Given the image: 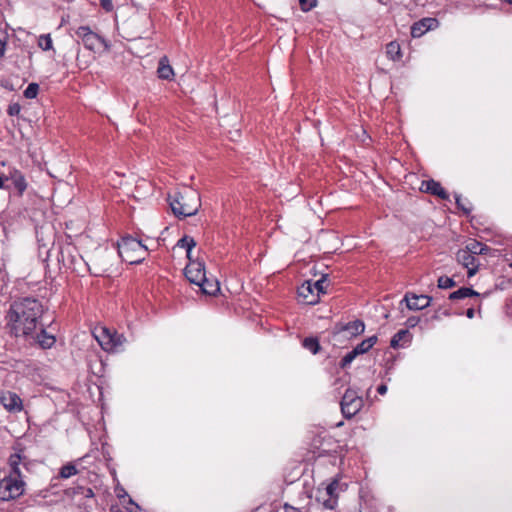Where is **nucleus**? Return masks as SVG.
<instances>
[{
  "mask_svg": "<svg viewBox=\"0 0 512 512\" xmlns=\"http://www.w3.org/2000/svg\"><path fill=\"white\" fill-rule=\"evenodd\" d=\"M43 314L44 307L36 298L24 297L13 301L5 317L8 333L30 345L51 348L56 339L46 331L42 323Z\"/></svg>",
  "mask_w": 512,
  "mask_h": 512,
  "instance_id": "nucleus-1",
  "label": "nucleus"
},
{
  "mask_svg": "<svg viewBox=\"0 0 512 512\" xmlns=\"http://www.w3.org/2000/svg\"><path fill=\"white\" fill-rule=\"evenodd\" d=\"M168 201L173 214L177 217L193 216L201 207L199 193L190 188L169 195Z\"/></svg>",
  "mask_w": 512,
  "mask_h": 512,
  "instance_id": "nucleus-2",
  "label": "nucleus"
},
{
  "mask_svg": "<svg viewBox=\"0 0 512 512\" xmlns=\"http://www.w3.org/2000/svg\"><path fill=\"white\" fill-rule=\"evenodd\" d=\"M121 259L129 264L141 263L147 254V248L141 241L131 237H123L117 244Z\"/></svg>",
  "mask_w": 512,
  "mask_h": 512,
  "instance_id": "nucleus-3",
  "label": "nucleus"
},
{
  "mask_svg": "<svg viewBox=\"0 0 512 512\" xmlns=\"http://www.w3.org/2000/svg\"><path fill=\"white\" fill-rule=\"evenodd\" d=\"M96 339L105 351L112 353L122 351L126 342V338L123 334H119L108 328H101L99 334L96 335Z\"/></svg>",
  "mask_w": 512,
  "mask_h": 512,
  "instance_id": "nucleus-4",
  "label": "nucleus"
},
{
  "mask_svg": "<svg viewBox=\"0 0 512 512\" xmlns=\"http://www.w3.org/2000/svg\"><path fill=\"white\" fill-rule=\"evenodd\" d=\"M25 480H16L7 475L0 480V500L11 501L19 498L25 492Z\"/></svg>",
  "mask_w": 512,
  "mask_h": 512,
  "instance_id": "nucleus-5",
  "label": "nucleus"
},
{
  "mask_svg": "<svg viewBox=\"0 0 512 512\" xmlns=\"http://www.w3.org/2000/svg\"><path fill=\"white\" fill-rule=\"evenodd\" d=\"M334 349L348 348L352 341V324L351 322L337 323L329 339Z\"/></svg>",
  "mask_w": 512,
  "mask_h": 512,
  "instance_id": "nucleus-6",
  "label": "nucleus"
},
{
  "mask_svg": "<svg viewBox=\"0 0 512 512\" xmlns=\"http://www.w3.org/2000/svg\"><path fill=\"white\" fill-rule=\"evenodd\" d=\"M75 33L79 38H81L85 48L90 51H96L99 44H101L106 51L110 50L109 42L97 33L93 32L88 26H80Z\"/></svg>",
  "mask_w": 512,
  "mask_h": 512,
  "instance_id": "nucleus-7",
  "label": "nucleus"
},
{
  "mask_svg": "<svg viewBox=\"0 0 512 512\" xmlns=\"http://www.w3.org/2000/svg\"><path fill=\"white\" fill-rule=\"evenodd\" d=\"M185 276L193 284L197 285L199 282H203L206 276L204 263L190 259V262L185 267Z\"/></svg>",
  "mask_w": 512,
  "mask_h": 512,
  "instance_id": "nucleus-8",
  "label": "nucleus"
},
{
  "mask_svg": "<svg viewBox=\"0 0 512 512\" xmlns=\"http://www.w3.org/2000/svg\"><path fill=\"white\" fill-rule=\"evenodd\" d=\"M456 259L459 264L467 269L468 277L474 276L479 268V261L477 257L471 254L466 249H460L456 254Z\"/></svg>",
  "mask_w": 512,
  "mask_h": 512,
  "instance_id": "nucleus-9",
  "label": "nucleus"
},
{
  "mask_svg": "<svg viewBox=\"0 0 512 512\" xmlns=\"http://www.w3.org/2000/svg\"><path fill=\"white\" fill-rule=\"evenodd\" d=\"M9 184L5 186V189L9 191H15L18 196H22L24 191L27 189V182L24 175L19 171H14L10 174L9 178H6Z\"/></svg>",
  "mask_w": 512,
  "mask_h": 512,
  "instance_id": "nucleus-10",
  "label": "nucleus"
},
{
  "mask_svg": "<svg viewBox=\"0 0 512 512\" xmlns=\"http://www.w3.org/2000/svg\"><path fill=\"white\" fill-rule=\"evenodd\" d=\"M403 301L406 302V306L410 310H422L430 305L431 297L407 293L401 304Z\"/></svg>",
  "mask_w": 512,
  "mask_h": 512,
  "instance_id": "nucleus-11",
  "label": "nucleus"
},
{
  "mask_svg": "<svg viewBox=\"0 0 512 512\" xmlns=\"http://www.w3.org/2000/svg\"><path fill=\"white\" fill-rule=\"evenodd\" d=\"M298 296L302 298L303 303L307 305H314L319 302L318 294L316 293L315 288L312 287L311 280H306L298 288Z\"/></svg>",
  "mask_w": 512,
  "mask_h": 512,
  "instance_id": "nucleus-12",
  "label": "nucleus"
},
{
  "mask_svg": "<svg viewBox=\"0 0 512 512\" xmlns=\"http://www.w3.org/2000/svg\"><path fill=\"white\" fill-rule=\"evenodd\" d=\"M1 403L9 412H20L23 409L21 398L14 392L7 391L3 393Z\"/></svg>",
  "mask_w": 512,
  "mask_h": 512,
  "instance_id": "nucleus-13",
  "label": "nucleus"
},
{
  "mask_svg": "<svg viewBox=\"0 0 512 512\" xmlns=\"http://www.w3.org/2000/svg\"><path fill=\"white\" fill-rule=\"evenodd\" d=\"M421 190L435 195L439 197L442 200H448L449 194L446 192V190L441 186L440 182H437L433 179L423 181L421 184Z\"/></svg>",
  "mask_w": 512,
  "mask_h": 512,
  "instance_id": "nucleus-14",
  "label": "nucleus"
},
{
  "mask_svg": "<svg viewBox=\"0 0 512 512\" xmlns=\"http://www.w3.org/2000/svg\"><path fill=\"white\" fill-rule=\"evenodd\" d=\"M435 20L432 18H424L420 20L419 22L414 23V25L411 27V35L413 38L421 37L426 31H428L431 28V24Z\"/></svg>",
  "mask_w": 512,
  "mask_h": 512,
  "instance_id": "nucleus-15",
  "label": "nucleus"
},
{
  "mask_svg": "<svg viewBox=\"0 0 512 512\" xmlns=\"http://www.w3.org/2000/svg\"><path fill=\"white\" fill-rule=\"evenodd\" d=\"M158 77L164 80H171L174 76V71L169 64V60L166 56L162 57L159 61L157 69Z\"/></svg>",
  "mask_w": 512,
  "mask_h": 512,
  "instance_id": "nucleus-16",
  "label": "nucleus"
},
{
  "mask_svg": "<svg viewBox=\"0 0 512 512\" xmlns=\"http://www.w3.org/2000/svg\"><path fill=\"white\" fill-rule=\"evenodd\" d=\"M197 286L200 287L203 294L206 295H215L219 290V282L216 279H209L205 276V280L203 282H199Z\"/></svg>",
  "mask_w": 512,
  "mask_h": 512,
  "instance_id": "nucleus-17",
  "label": "nucleus"
},
{
  "mask_svg": "<svg viewBox=\"0 0 512 512\" xmlns=\"http://www.w3.org/2000/svg\"><path fill=\"white\" fill-rule=\"evenodd\" d=\"M377 340V336L373 335L354 346V358L358 355L367 353L376 344Z\"/></svg>",
  "mask_w": 512,
  "mask_h": 512,
  "instance_id": "nucleus-18",
  "label": "nucleus"
},
{
  "mask_svg": "<svg viewBox=\"0 0 512 512\" xmlns=\"http://www.w3.org/2000/svg\"><path fill=\"white\" fill-rule=\"evenodd\" d=\"M93 267L89 266L91 271H107L108 270V255L101 253L92 260Z\"/></svg>",
  "mask_w": 512,
  "mask_h": 512,
  "instance_id": "nucleus-19",
  "label": "nucleus"
},
{
  "mask_svg": "<svg viewBox=\"0 0 512 512\" xmlns=\"http://www.w3.org/2000/svg\"><path fill=\"white\" fill-rule=\"evenodd\" d=\"M479 296V293L468 287H461L449 295L450 300H458L466 297Z\"/></svg>",
  "mask_w": 512,
  "mask_h": 512,
  "instance_id": "nucleus-20",
  "label": "nucleus"
},
{
  "mask_svg": "<svg viewBox=\"0 0 512 512\" xmlns=\"http://www.w3.org/2000/svg\"><path fill=\"white\" fill-rule=\"evenodd\" d=\"M464 249H466L467 251H469L471 254H473L476 257L477 255L485 254L489 248L487 247V245H485L481 242L472 240L465 246Z\"/></svg>",
  "mask_w": 512,
  "mask_h": 512,
  "instance_id": "nucleus-21",
  "label": "nucleus"
},
{
  "mask_svg": "<svg viewBox=\"0 0 512 512\" xmlns=\"http://www.w3.org/2000/svg\"><path fill=\"white\" fill-rule=\"evenodd\" d=\"M386 54L393 61L400 60L402 56L400 44L395 41L388 43L386 46Z\"/></svg>",
  "mask_w": 512,
  "mask_h": 512,
  "instance_id": "nucleus-22",
  "label": "nucleus"
},
{
  "mask_svg": "<svg viewBox=\"0 0 512 512\" xmlns=\"http://www.w3.org/2000/svg\"><path fill=\"white\" fill-rule=\"evenodd\" d=\"M349 391H350V388H347L342 397V400L340 402L341 411H342L344 417L347 419L352 418V412L350 411V404L352 403V399L349 398V395H348Z\"/></svg>",
  "mask_w": 512,
  "mask_h": 512,
  "instance_id": "nucleus-23",
  "label": "nucleus"
},
{
  "mask_svg": "<svg viewBox=\"0 0 512 512\" xmlns=\"http://www.w3.org/2000/svg\"><path fill=\"white\" fill-rule=\"evenodd\" d=\"M177 246L181 248H185L187 252V257L190 259L191 250L196 246L195 240L190 236H184L178 240Z\"/></svg>",
  "mask_w": 512,
  "mask_h": 512,
  "instance_id": "nucleus-24",
  "label": "nucleus"
},
{
  "mask_svg": "<svg viewBox=\"0 0 512 512\" xmlns=\"http://www.w3.org/2000/svg\"><path fill=\"white\" fill-rule=\"evenodd\" d=\"M78 473L76 466L72 463L63 465L59 471V477L62 479H68Z\"/></svg>",
  "mask_w": 512,
  "mask_h": 512,
  "instance_id": "nucleus-25",
  "label": "nucleus"
},
{
  "mask_svg": "<svg viewBox=\"0 0 512 512\" xmlns=\"http://www.w3.org/2000/svg\"><path fill=\"white\" fill-rule=\"evenodd\" d=\"M312 287L315 288L316 293L318 294V298L320 297V294H325L326 289L328 287V279L327 275H323L319 280L312 281Z\"/></svg>",
  "mask_w": 512,
  "mask_h": 512,
  "instance_id": "nucleus-26",
  "label": "nucleus"
},
{
  "mask_svg": "<svg viewBox=\"0 0 512 512\" xmlns=\"http://www.w3.org/2000/svg\"><path fill=\"white\" fill-rule=\"evenodd\" d=\"M303 346L313 354H317L321 348L318 339L314 337L305 338L303 340Z\"/></svg>",
  "mask_w": 512,
  "mask_h": 512,
  "instance_id": "nucleus-27",
  "label": "nucleus"
},
{
  "mask_svg": "<svg viewBox=\"0 0 512 512\" xmlns=\"http://www.w3.org/2000/svg\"><path fill=\"white\" fill-rule=\"evenodd\" d=\"M38 46L44 51L53 49V42L50 34L41 35L38 38Z\"/></svg>",
  "mask_w": 512,
  "mask_h": 512,
  "instance_id": "nucleus-28",
  "label": "nucleus"
},
{
  "mask_svg": "<svg viewBox=\"0 0 512 512\" xmlns=\"http://www.w3.org/2000/svg\"><path fill=\"white\" fill-rule=\"evenodd\" d=\"M23 469L28 470L26 463H23L22 465L18 466L17 468L10 470V472L7 476L14 478L16 480H24L26 476L23 472Z\"/></svg>",
  "mask_w": 512,
  "mask_h": 512,
  "instance_id": "nucleus-29",
  "label": "nucleus"
},
{
  "mask_svg": "<svg viewBox=\"0 0 512 512\" xmlns=\"http://www.w3.org/2000/svg\"><path fill=\"white\" fill-rule=\"evenodd\" d=\"M409 332L407 330L398 331L391 339L390 346L392 348H398L400 346V341H402L406 336H408Z\"/></svg>",
  "mask_w": 512,
  "mask_h": 512,
  "instance_id": "nucleus-30",
  "label": "nucleus"
},
{
  "mask_svg": "<svg viewBox=\"0 0 512 512\" xmlns=\"http://www.w3.org/2000/svg\"><path fill=\"white\" fill-rule=\"evenodd\" d=\"M455 285H456V282L448 276H441L438 278V287L441 289L452 288Z\"/></svg>",
  "mask_w": 512,
  "mask_h": 512,
  "instance_id": "nucleus-31",
  "label": "nucleus"
},
{
  "mask_svg": "<svg viewBox=\"0 0 512 512\" xmlns=\"http://www.w3.org/2000/svg\"><path fill=\"white\" fill-rule=\"evenodd\" d=\"M39 85L37 83H30L24 91V96L28 99H33L37 96Z\"/></svg>",
  "mask_w": 512,
  "mask_h": 512,
  "instance_id": "nucleus-32",
  "label": "nucleus"
},
{
  "mask_svg": "<svg viewBox=\"0 0 512 512\" xmlns=\"http://www.w3.org/2000/svg\"><path fill=\"white\" fill-rule=\"evenodd\" d=\"M300 8L304 12H308L317 6V0H299Z\"/></svg>",
  "mask_w": 512,
  "mask_h": 512,
  "instance_id": "nucleus-33",
  "label": "nucleus"
},
{
  "mask_svg": "<svg viewBox=\"0 0 512 512\" xmlns=\"http://www.w3.org/2000/svg\"><path fill=\"white\" fill-rule=\"evenodd\" d=\"M23 462H22V457L20 454L18 453H15V454H12L10 457H9V466H10V470L14 469V468H17L18 466L22 465Z\"/></svg>",
  "mask_w": 512,
  "mask_h": 512,
  "instance_id": "nucleus-34",
  "label": "nucleus"
},
{
  "mask_svg": "<svg viewBox=\"0 0 512 512\" xmlns=\"http://www.w3.org/2000/svg\"><path fill=\"white\" fill-rule=\"evenodd\" d=\"M360 131H361V134L355 133L356 134V138L362 144L367 145L368 142L371 140V137L367 134L366 130L363 129V127H360Z\"/></svg>",
  "mask_w": 512,
  "mask_h": 512,
  "instance_id": "nucleus-35",
  "label": "nucleus"
},
{
  "mask_svg": "<svg viewBox=\"0 0 512 512\" xmlns=\"http://www.w3.org/2000/svg\"><path fill=\"white\" fill-rule=\"evenodd\" d=\"M456 205L459 209H461L466 215H468L471 212V207L466 206L464 202L462 201V198L460 195L455 196Z\"/></svg>",
  "mask_w": 512,
  "mask_h": 512,
  "instance_id": "nucleus-36",
  "label": "nucleus"
},
{
  "mask_svg": "<svg viewBox=\"0 0 512 512\" xmlns=\"http://www.w3.org/2000/svg\"><path fill=\"white\" fill-rule=\"evenodd\" d=\"M365 331V324L361 320H354V336L361 335Z\"/></svg>",
  "mask_w": 512,
  "mask_h": 512,
  "instance_id": "nucleus-37",
  "label": "nucleus"
},
{
  "mask_svg": "<svg viewBox=\"0 0 512 512\" xmlns=\"http://www.w3.org/2000/svg\"><path fill=\"white\" fill-rule=\"evenodd\" d=\"M21 111V106L18 103H12L8 106L7 113L10 116H18Z\"/></svg>",
  "mask_w": 512,
  "mask_h": 512,
  "instance_id": "nucleus-38",
  "label": "nucleus"
},
{
  "mask_svg": "<svg viewBox=\"0 0 512 512\" xmlns=\"http://www.w3.org/2000/svg\"><path fill=\"white\" fill-rule=\"evenodd\" d=\"M1 35L3 36V39H0V57H3L6 51L7 41L5 32H1Z\"/></svg>",
  "mask_w": 512,
  "mask_h": 512,
  "instance_id": "nucleus-39",
  "label": "nucleus"
},
{
  "mask_svg": "<svg viewBox=\"0 0 512 512\" xmlns=\"http://www.w3.org/2000/svg\"><path fill=\"white\" fill-rule=\"evenodd\" d=\"M350 362H352V351L347 352L346 355L341 360V368H345Z\"/></svg>",
  "mask_w": 512,
  "mask_h": 512,
  "instance_id": "nucleus-40",
  "label": "nucleus"
},
{
  "mask_svg": "<svg viewBox=\"0 0 512 512\" xmlns=\"http://www.w3.org/2000/svg\"><path fill=\"white\" fill-rule=\"evenodd\" d=\"M100 5L107 12H110L113 10L112 0H100Z\"/></svg>",
  "mask_w": 512,
  "mask_h": 512,
  "instance_id": "nucleus-41",
  "label": "nucleus"
},
{
  "mask_svg": "<svg viewBox=\"0 0 512 512\" xmlns=\"http://www.w3.org/2000/svg\"><path fill=\"white\" fill-rule=\"evenodd\" d=\"M72 250H74V248H73V247H71V246H69V245H68V246H66L65 248H62V249H61L62 261H63L64 263H66L65 253L71 254Z\"/></svg>",
  "mask_w": 512,
  "mask_h": 512,
  "instance_id": "nucleus-42",
  "label": "nucleus"
},
{
  "mask_svg": "<svg viewBox=\"0 0 512 512\" xmlns=\"http://www.w3.org/2000/svg\"><path fill=\"white\" fill-rule=\"evenodd\" d=\"M337 482H332L326 487L327 495L333 496L334 490L336 489Z\"/></svg>",
  "mask_w": 512,
  "mask_h": 512,
  "instance_id": "nucleus-43",
  "label": "nucleus"
},
{
  "mask_svg": "<svg viewBox=\"0 0 512 512\" xmlns=\"http://www.w3.org/2000/svg\"><path fill=\"white\" fill-rule=\"evenodd\" d=\"M283 508L284 512H302L301 509L291 506L287 503L284 504Z\"/></svg>",
  "mask_w": 512,
  "mask_h": 512,
  "instance_id": "nucleus-44",
  "label": "nucleus"
},
{
  "mask_svg": "<svg viewBox=\"0 0 512 512\" xmlns=\"http://www.w3.org/2000/svg\"><path fill=\"white\" fill-rule=\"evenodd\" d=\"M83 495L86 498H92V497H94V492L91 488H86V489H84Z\"/></svg>",
  "mask_w": 512,
  "mask_h": 512,
  "instance_id": "nucleus-45",
  "label": "nucleus"
},
{
  "mask_svg": "<svg viewBox=\"0 0 512 512\" xmlns=\"http://www.w3.org/2000/svg\"><path fill=\"white\" fill-rule=\"evenodd\" d=\"M387 391V386L385 384H381L377 388V392L381 395H384Z\"/></svg>",
  "mask_w": 512,
  "mask_h": 512,
  "instance_id": "nucleus-46",
  "label": "nucleus"
},
{
  "mask_svg": "<svg viewBox=\"0 0 512 512\" xmlns=\"http://www.w3.org/2000/svg\"><path fill=\"white\" fill-rule=\"evenodd\" d=\"M474 314H475V311H474V309H473V308H469V309H467V311H466V316H467L468 318L472 319V318L474 317Z\"/></svg>",
  "mask_w": 512,
  "mask_h": 512,
  "instance_id": "nucleus-47",
  "label": "nucleus"
},
{
  "mask_svg": "<svg viewBox=\"0 0 512 512\" xmlns=\"http://www.w3.org/2000/svg\"><path fill=\"white\" fill-rule=\"evenodd\" d=\"M417 322H418V319H416V318H409L408 319V323H409V325L411 327L415 326L417 324Z\"/></svg>",
  "mask_w": 512,
  "mask_h": 512,
  "instance_id": "nucleus-48",
  "label": "nucleus"
},
{
  "mask_svg": "<svg viewBox=\"0 0 512 512\" xmlns=\"http://www.w3.org/2000/svg\"><path fill=\"white\" fill-rule=\"evenodd\" d=\"M5 188L4 179L0 176V189Z\"/></svg>",
  "mask_w": 512,
  "mask_h": 512,
  "instance_id": "nucleus-49",
  "label": "nucleus"
},
{
  "mask_svg": "<svg viewBox=\"0 0 512 512\" xmlns=\"http://www.w3.org/2000/svg\"><path fill=\"white\" fill-rule=\"evenodd\" d=\"M325 506H326V507H328V508H333V506H332V505H329V504H327V503H325Z\"/></svg>",
  "mask_w": 512,
  "mask_h": 512,
  "instance_id": "nucleus-50",
  "label": "nucleus"
},
{
  "mask_svg": "<svg viewBox=\"0 0 512 512\" xmlns=\"http://www.w3.org/2000/svg\"><path fill=\"white\" fill-rule=\"evenodd\" d=\"M359 409H360V407H357V410H355V411L353 412V415H354V416L356 415V413H357V411H358Z\"/></svg>",
  "mask_w": 512,
  "mask_h": 512,
  "instance_id": "nucleus-51",
  "label": "nucleus"
},
{
  "mask_svg": "<svg viewBox=\"0 0 512 512\" xmlns=\"http://www.w3.org/2000/svg\"><path fill=\"white\" fill-rule=\"evenodd\" d=\"M357 398H358V400H359V406H360V405H361V403H362V399H361L360 397H357Z\"/></svg>",
  "mask_w": 512,
  "mask_h": 512,
  "instance_id": "nucleus-52",
  "label": "nucleus"
},
{
  "mask_svg": "<svg viewBox=\"0 0 512 512\" xmlns=\"http://www.w3.org/2000/svg\"><path fill=\"white\" fill-rule=\"evenodd\" d=\"M353 402H354V406H356L357 398H354Z\"/></svg>",
  "mask_w": 512,
  "mask_h": 512,
  "instance_id": "nucleus-53",
  "label": "nucleus"
}]
</instances>
